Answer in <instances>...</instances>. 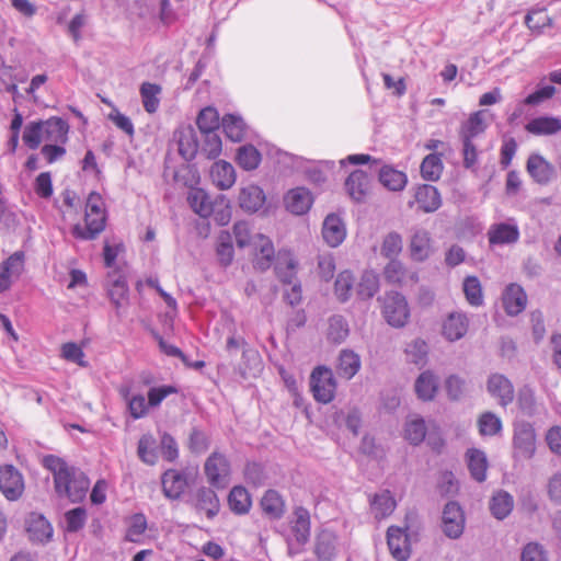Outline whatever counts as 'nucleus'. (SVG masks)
Segmentation results:
<instances>
[{"label": "nucleus", "mask_w": 561, "mask_h": 561, "mask_svg": "<svg viewBox=\"0 0 561 561\" xmlns=\"http://www.w3.org/2000/svg\"><path fill=\"white\" fill-rule=\"evenodd\" d=\"M43 465L53 473L55 492L59 497L72 503H79L85 497L90 480L83 471L55 455L44 457Z\"/></svg>", "instance_id": "f257e3e1"}, {"label": "nucleus", "mask_w": 561, "mask_h": 561, "mask_svg": "<svg viewBox=\"0 0 561 561\" xmlns=\"http://www.w3.org/2000/svg\"><path fill=\"white\" fill-rule=\"evenodd\" d=\"M84 226L79 224L72 228V236L77 239L93 240L105 228L106 210L102 196L96 192H91L85 203Z\"/></svg>", "instance_id": "f03ea898"}, {"label": "nucleus", "mask_w": 561, "mask_h": 561, "mask_svg": "<svg viewBox=\"0 0 561 561\" xmlns=\"http://www.w3.org/2000/svg\"><path fill=\"white\" fill-rule=\"evenodd\" d=\"M488 128L485 111L471 113L459 127V138L462 142L463 164L471 168L478 159V151L474 140L482 136Z\"/></svg>", "instance_id": "7ed1b4c3"}, {"label": "nucleus", "mask_w": 561, "mask_h": 561, "mask_svg": "<svg viewBox=\"0 0 561 561\" xmlns=\"http://www.w3.org/2000/svg\"><path fill=\"white\" fill-rule=\"evenodd\" d=\"M289 524L290 536L287 538V546L288 552L293 554L300 552L301 548L310 539L311 520L309 511L304 506H296Z\"/></svg>", "instance_id": "20e7f679"}, {"label": "nucleus", "mask_w": 561, "mask_h": 561, "mask_svg": "<svg viewBox=\"0 0 561 561\" xmlns=\"http://www.w3.org/2000/svg\"><path fill=\"white\" fill-rule=\"evenodd\" d=\"M204 472L209 485L216 490H224L230 483V461L219 451H213L208 456L204 463Z\"/></svg>", "instance_id": "39448f33"}, {"label": "nucleus", "mask_w": 561, "mask_h": 561, "mask_svg": "<svg viewBox=\"0 0 561 561\" xmlns=\"http://www.w3.org/2000/svg\"><path fill=\"white\" fill-rule=\"evenodd\" d=\"M105 287L107 298L115 310V316L118 320H122L126 316L130 304L127 279L122 274H110Z\"/></svg>", "instance_id": "423d86ee"}, {"label": "nucleus", "mask_w": 561, "mask_h": 561, "mask_svg": "<svg viewBox=\"0 0 561 561\" xmlns=\"http://www.w3.org/2000/svg\"><path fill=\"white\" fill-rule=\"evenodd\" d=\"M382 314L391 327H404L410 317V309L405 297L398 291L387 293L383 298Z\"/></svg>", "instance_id": "0eeeda50"}, {"label": "nucleus", "mask_w": 561, "mask_h": 561, "mask_svg": "<svg viewBox=\"0 0 561 561\" xmlns=\"http://www.w3.org/2000/svg\"><path fill=\"white\" fill-rule=\"evenodd\" d=\"M310 389L318 402H331L336 390V382L332 370L324 366L314 368L310 376Z\"/></svg>", "instance_id": "6e6552de"}, {"label": "nucleus", "mask_w": 561, "mask_h": 561, "mask_svg": "<svg viewBox=\"0 0 561 561\" xmlns=\"http://www.w3.org/2000/svg\"><path fill=\"white\" fill-rule=\"evenodd\" d=\"M514 448L518 456L529 459L536 450V435L533 425L525 421H517L514 425Z\"/></svg>", "instance_id": "1a4fd4ad"}, {"label": "nucleus", "mask_w": 561, "mask_h": 561, "mask_svg": "<svg viewBox=\"0 0 561 561\" xmlns=\"http://www.w3.org/2000/svg\"><path fill=\"white\" fill-rule=\"evenodd\" d=\"M526 171L533 181L539 185H547L557 176L554 165L539 153H531L528 157Z\"/></svg>", "instance_id": "9d476101"}, {"label": "nucleus", "mask_w": 561, "mask_h": 561, "mask_svg": "<svg viewBox=\"0 0 561 561\" xmlns=\"http://www.w3.org/2000/svg\"><path fill=\"white\" fill-rule=\"evenodd\" d=\"M0 491L9 501H15L23 494V477L11 465L0 467Z\"/></svg>", "instance_id": "9b49d317"}, {"label": "nucleus", "mask_w": 561, "mask_h": 561, "mask_svg": "<svg viewBox=\"0 0 561 561\" xmlns=\"http://www.w3.org/2000/svg\"><path fill=\"white\" fill-rule=\"evenodd\" d=\"M443 523V531L444 534L451 538H459L465 529V515L457 502H448L444 510L442 516Z\"/></svg>", "instance_id": "f8f14e48"}, {"label": "nucleus", "mask_w": 561, "mask_h": 561, "mask_svg": "<svg viewBox=\"0 0 561 561\" xmlns=\"http://www.w3.org/2000/svg\"><path fill=\"white\" fill-rule=\"evenodd\" d=\"M161 486L168 500H180L188 486L187 476L183 471L168 469L161 476Z\"/></svg>", "instance_id": "ddd939ff"}, {"label": "nucleus", "mask_w": 561, "mask_h": 561, "mask_svg": "<svg viewBox=\"0 0 561 561\" xmlns=\"http://www.w3.org/2000/svg\"><path fill=\"white\" fill-rule=\"evenodd\" d=\"M254 245V268L264 272L268 270L273 262H276V255L273 242L263 234H256L253 239Z\"/></svg>", "instance_id": "4468645a"}, {"label": "nucleus", "mask_w": 561, "mask_h": 561, "mask_svg": "<svg viewBox=\"0 0 561 561\" xmlns=\"http://www.w3.org/2000/svg\"><path fill=\"white\" fill-rule=\"evenodd\" d=\"M387 543L391 556L397 561H407L410 558L409 536L402 528L390 526L387 530Z\"/></svg>", "instance_id": "2eb2a0df"}, {"label": "nucleus", "mask_w": 561, "mask_h": 561, "mask_svg": "<svg viewBox=\"0 0 561 561\" xmlns=\"http://www.w3.org/2000/svg\"><path fill=\"white\" fill-rule=\"evenodd\" d=\"M297 268L298 262L290 251H278L276 254L274 271L280 283L288 285L299 280L297 277Z\"/></svg>", "instance_id": "dca6fc26"}, {"label": "nucleus", "mask_w": 561, "mask_h": 561, "mask_svg": "<svg viewBox=\"0 0 561 561\" xmlns=\"http://www.w3.org/2000/svg\"><path fill=\"white\" fill-rule=\"evenodd\" d=\"M344 186L352 201L362 203L369 193V175L365 171L356 169L346 178Z\"/></svg>", "instance_id": "f3484780"}, {"label": "nucleus", "mask_w": 561, "mask_h": 561, "mask_svg": "<svg viewBox=\"0 0 561 561\" xmlns=\"http://www.w3.org/2000/svg\"><path fill=\"white\" fill-rule=\"evenodd\" d=\"M502 305L508 316H517L527 306V295L524 288L515 283L507 285L502 294Z\"/></svg>", "instance_id": "a211bd4d"}, {"label": "nucleus", "mask_w": 561, "mask_h": 561, "mask_svg": "<svg viewBox=\"0 0 561 561\" xmlns=\"http://www.w3.org/2000/svg\"><path fill=\"white\" fill-rule=\"evenodd\" d=\"M24 268V253L14 252L0 265V293L8 290L11 286V277H19Z\"/></svg>", "instance_id": "6ab92c4d"}, {"label": "nucleus", "mask_w": 561, "mask_h": 561, "mask_svg": "<svg viewBox=\"0 0 561 561\" xmlns=\"http://www.w3.org/2000/svg\"><path fill=\"white\" fill-rule=\"evenodd\" d=\"M174 138L178 142L179 153L184 160H193L199 151V142L196 133L192 126H186L178 129L174 133Z\"/></svg>", "instance_id": "aec40b11"}, {"label": "nucleus", "mask_w": 561, "mask_h": 561, "mask_svg": "<svg viewBox=\"0 0 561 561\" xmlns=\"http://www.w3.org/2000/svg\"><path fill=\"white\" fill-rule=\"evenodd\" d=\"M322 237L331 248L339 247L346 237V228L343 220L335 214H329L322 225Z\"/></svg>", "instance_id": "412c9836"}, {"label": "nucleus", "mask_w": 561, "mask_h": 561, "mask_svg": "<svg viewBox=\"0 0 561 561\" xmlns=\"http://www.w3.org/2000/svg\"><path fill=\"white\" fill-rule=\"evenodd\" d=\"M43 139L50 144L65 145L68 140L69 125L60 117L53 116L42 121Z\"/></svg>", "instance_id": "4be33fe9"}, {"label": "nucleus", "mask_w": 561, "mask_h": 561, "mask_svg": "<svg viewBox=\"0 0 561 561\" xmlns=\"http://www.w3.org/2000/svg\"><path fill=\"white\" fill-rule=\"evenodd\" d=\"M26 531L30 539L36 542H46L53 536L50 523L38 513H31L26 518Z\"/></svg>", "instance_id": "5701e85b"}, {"label": "nucleus", "mask_w": 561, "mask_h": 561, "mask_svg": "<svg viewBox=\"0 0 561 561\" xmlns=\"http://www.w3.org/2000/svg\"><path fill=\"white\" fill-rule=\"evenodd\" d=\"M411 257L414 261L423 262L433 252L431 234L425 229H415L410 240Z\"/></svg>", "instance_id": "b1692460"}, {"label": "nucleus", "mask_w": 561, "mask_h": 561, "mask_svg": "<svg viewBox=\"0 0 561 561\" xmlns=\"http://www.w3.org/2000/svg\"><path fill=\"white\" fill-rule=\"evenodd\" d=\"M469 328V320L462 312H451L443 323V335L450 342L462 339Z\"/></svg>", "instance_id": "393cba45"}, {"label": "nucleus", "mask_w": 561, "mask_h": 561, "mask_svg": "<svg viewBox=\"0 0 561 561\" xmlns=\"http://www.w3.org/2000/svg\"><path fill=\"white\" fill-rule=\"evenodd\" d=\"M284 202L287 210L295 215H304L312 205V196L308 190L297 187L285 195Z\"/></svg>", "instance_id": "a878e982"}, {"label": "nucleus", "mask_w": 561, "mask_h": 561, "mask_svg": "<svg viewBox=\"0 0 561 561\" xmlns=\"http://www.w3.org/2000/svg\"><path fill=\"white\" fill-rule=\"evenodd\" d=\"M415 202L424 213H433L442 205L440 194L437 188L430 184H423L416 187L414 194Z\"/></svg>", "instance_id": "bb28decb"}, {"label": "nucleus", "mask_w": 561, "mask_h": 561, "mask_svg": "<svg viewBox=\"0 0 561 561\" xmlns=\"http://www.w3.org/2000/svg\"><path fill=\"white\" fill-rule=\"evenodd\" d=\"M210 178L218 188L228 190L236 182L234 168L227 161H217L210 169Z\"/></svg>", "instance_id": "cd10ccee"}, {"label": "nucleus", "mask_w": 561, "mask_h": 561, "mask_svg": "<svg viewBox=\"0 0 561 561\" xmlns=\"http://www.w3.org/2000/svg\"><path fill=\"white\" fill-rule=\"evenodd\" d=\"M526 130L533 135L550 136L561 131V118L554 116H539L529 121Z\"/></svg>", "instance_id": "c85d7f7f"}, {"label": "nucleus", "mask_w": 561, "mask_h": 561, "mask_svg": "<svg viewBox=\"0 0 561 561\" xmlns=\"http://www.w3.org/2000/svg\"><path fill=\"white\" fill-rule=\"evenodd\" d=\"M195 507L205 512L208 518H213L219 513V499L214 488L202 486L196 491Z\"/></svg>", "instance_id": "c756f323"}, {"label": "nucleus", "mask_w": 561, "mask_h": 561, "mask_svg": "<svg viewBox=\"0 0 561 561\" xmlns=\"http://www.w3.org/2000/svg\"><path fill=\"white\" fill-rule=\"evenodd\" d=\"M519 228L515 219L493 224V244H515L519 240Z\"/></svg>", "instance_id": "7c9ffc66"}, {"label": "nucleus", "mask_w": 561, "mask_h": 561, "mask_svg": "<svg viewBox=\"0 0 561 561\" xmlns=\"http://www.w3.org/2000/svg\"><path fill=\"white\" fill-rule=\"evenodd\" d=\"M264 202L265 195L261 187L251 184L241 188L239 205L242 209L254 213L263 206Z\"/></svg>", "instance_id": "2f4dec72"}, {"label": "nucleus", "mask_w": 561, "mask_h": 561, "mask_svg": "<svg viewBox=\"0 0 561 561\" xmlns=\"http://www.w3.org/2000/svg\"><path fill=\"white\" fill-rule=\"evenodd\" d=\"M360 368V357L352 350H342L336 367L337 375L347 380L352 379Z\"/></svg>", "instance_id": "473e14b6"}, {"label": "nucleus", "mask_w": 561, "mask_h": 561, "mask_svg": "<svg viewBox=\"0 0 561 561\" xmlns=\"http://www.w3.org/2000/svg\"><path fill=\"white\" fill-rule=\"evenodd\" d=\"M336 551V536L333 531L323 529L316 538L314 552L320 560L330 561Z\"/></svg>", "instance_id": "72a5a7b5"}, {"label": "nucleus", "mask_w": 561, "mask_h": 561, "mask_svg": "<svg viewBox=\"0 0 561 561\" xmlns=\"http://www.w3.org/2000/svg\"><path fill=\"white\" fill-rule=\"evenodd\" d=\"M394 508L396 501L388 490L375 494L370 500V510L376 519L388 517Z\"/></svg>", "instance_id": "f704fd0d"}, {"label": "nucleus", "mask_w": 561, "mask_h": 561, "mask_svg": "<svg viewBox=\"0 0 561 561\" xmlns=\"http://www.w3.org/2000/svg\"><path fill=\"white\" fill-rule=\"evenodd\" d=\"M414 388L419 399L431 401L434 399L438 389L437 378L430 370L423 371L415 380Z\"/></svg>", "instance_id": "c9c22d12"}, {"label": "nucleus", "mask_w": 561, "mask_h": 561, "mask_svg": "<svg viewBox=\"0 0 561 561\" xmlns=\"http://www.w3.org/2000/svg\"><path fill=\"white\" fill-rule=\"evenodd\" d=\"M263 512L272 519H279L285 513V503L275 490H267L261 500Z\"/></svg>", "instance_id": "e433bc0d"}, {"label": "nucleus", "mask_w": 561, "mask_h": 561, "mask_svg": "<svg viewBox=\"0 0 561 561\" xmlns=\"http://www.w3.org/2000/svg\"><path fill=\"white\" fill-rule=\"evenodd\" d=\"M187 201L194 213L203 218L209 217L214 211L209 195L202 188L191 191Z\"/></svg>", "instance_id": "4c0bfd02"}, {"label": "nucleus", "mask_w": 561, "mask_h": 561, "mask_svg": "<svg viewBox=\"0 0 561 561\" xmlns=\"http://www.w3.org/2000/svg\"><path fill=\"white\" fill-rule=\"evenodd\" d=\"M380 183L390 191H401L407 185L405 173L398 171L389 165H383L379 170Z\"/></svg>", "instance_id": "58836bf2"}, {"label": "nucleus", "mask_w": 561, "mask_h": 561, "mask_svg": "<svg viewBox=\"0 0 561 561\" xmlns=\"http://www.w3.org/2000/svg\"><path fill=\"white\" fill-rule=\"evenodd\" d=\"M468 468L472 478L479 482L485 480L488 460L484 453L479 449H469L467 453Z\"/></svg>", "instance_id": "ea45409f"}, {"label": "nucleus", "mask_w": 561, "mask_h": 561, "mask_svg": "<svg viewBox=\"0 0 561 561\" xmlns=\"http://www.w3.org/2000/svg\"><path fill=\"white\" fill-rule=\"evenodd\" d=\"M379 290L378 275L373 271H365L356 287V295L362 300L370 299Z\"/></svg>", "instance_id": "a19ab883"}, {"label": "nucleus", "mask_w": 561, "mask_h": 561, "mask_svg": "<svg viewBox=\"0 0 561 561\" xmlns=\"http://www.w3.org/2000/svg\"><path fill=\"white\" fill-rule=\"evenodd\" d=\"M161 93V87L156 83L144 82L140 87V96L144 108L147 113L153 114L158 111Z\"/></svg>", "instance_id": "79ce46f5"}, {"label": "nucleus", "mask_w": 561, "mask_h": 561, "mask_svg": "<svg viewBox=\"0 0 561 561\" xmlns=\"http://www.w3.org/2000/svg\"><path fill=\"white\" fill-rule=\"evenodd\" d=\"M230 510L236 514H245L251 507V497L243 486H234L228 495Z\"/></svg>", "instance_id": "37998d69"}, {"label": "nucleus", "mask_w": 561, "mask_h": 561, "mask_svg": "<svg viewBox=\"0 0 561 561\" xmlns=\"http://www.w3.org/2000/svg\"><path fill=\"white\" fill-rule=\"evenodd\" d=\"M222 129L226 136L232 141H241L245 134V124L240 116L227 114L221 121Z\"/></svg>", "instance_id": "c03bdc74"}, {"label": "nucleus", "mask_w": 561, "mask_h": 561, "mask_svg": "<svg viewBox=\"0 0 561 561\" xmlns=\"http://www.w3.org/2000/svg\"><path fill=\"white\" fill-rule=\"evenodd\" d=\"M216 254L220 265L227 267L232 263L234 250L232 236L228 231H221L217 238Z\"/></svg>", "instance_id": "a18cd8bd"}, {"label": "nucleus", "mask_w": 561, "mask_h": 561, "mask_svg": "<svg viewBox=\"0 0 561 561\" xmlns=\"http://www.w3.org/2000/svg\"><path fill=\"white\" fill-rule=\"evenodd\" d=\"M493 397L499 398L502 407H506L514 399V387L503 375H493Z\"/></svg>", "instance_id": "49530a36"}, {"label": "nucleus", "mask_w": 561, "mask_h": 561, "mask_svg": "<svg viewBox=\"0 0 561 561\" xmlns=\"http://www.w3.org/2000/svg\"><path fill=\"white\" fill-rule=\"evenodd\" d=\"M354 293V276L350 271L339 273L334 283V295L341 302L350 300Z\"/></svg>", "instance_id": "de8ad7c7"}, {"label": "nucleus", "mask_w": 561, "mask_h": 561, "mask_svg": "<svg viewBox=\"0 0 561 561\" xmlns=\"http://www.w3.org/2000/svg\"><path fill=\"white\" fill-rule=\"evenodd\" d=\"M202 144L199 145V152L207 159H216L221 153V138L218 131L201 133Z\"/></svg>", "instance_id": "09e8293b"}, {"label": "nucleus", "mask_w": 561, "mask_h": 561, "mask_svg": "<svg viewBox=\"0 0 561 561\" xmlns=\"http://www.w3.org/2000/svg\"><path fill=\"white\" fill-rule=\"evenodd\" d=\"M350 334L346 320L342 316H333L329 319L328 340L334 344H341Z\"/></svg>", "instance_id": "8fccbe9b"}, {"label": "nucleus", "mask_w": 561, "mask_h": 561, "mask_svg": "<svg viewBox=\"0 0 561 561\" xmlns=\"http://www.w3.org/2000/svg\"><path fill=\"white\" fill-rule=\"evenodd\" d=\"M514 508V499L506 491H499L493 495V517L496 519L506 518Z\"/></svg>", "instance_id": "3c124183"}, {"label": "nucleus", "mask_w": 561, "mask_h": 561, "mask_svg": "<svg viewBox=\"0 0 561 561\" xmlns=\"http://www.w3.org/2000/svg\"><path fill=\"white\" fill-rule=\"evenodd\" d=\"M199 133L218 131L220 122L219 114L215 107L203 108L196 118Z\"/></svg>", "instance_id": "603ef678"}, {"label": "nucleus", "mask_w": 561, "mask_h": 561, "mask_svg": "<svg viewBox=\"0 0 561 561\" xmlns=\"http://www.w3.org/2000/svg\"><path fill=\"white\" fill-rule=\"evenodd\" d=\"M237 162L244 170H254L261 162V153L252 145L242 146L238 149Z\"/></svg>", "instance_id": "864d4df0"}, {"label": "nucleus", "mask_w": 561, "mask_h": 561, "mask_svg": "<svg viewBox=\"0 0 561 561\" xmlns=\"http://www.w3.org/2000/svg\"><path fill=\"white\" fill-rule=\"evenodd\" d=\"M404 436L413 445L421 444L426 436L425 421L417 416L407 421Z\"/></svg>", "instance_id": "5fc2aeb1"}, {"label": "nucleus", "mask_w": 561, "mask_h": 561, "mask_svg": "<svg viewBox=\"0 0 561 561\" xmlns=\"http://www.w3.org/2000/svg\"><path fill=\"white\" fill-rule=\"evenodd\" d=\"M443 162L438 154L431 153L421 164V174L427 181H437L443 172Z\"/></svg>", "instance_id": "6e6d98bb"}, {"label": "nucleus", "mask_w": 561, "mask_h": 561, "mask_svg": "<svg viewBox=\"0 0 561 561\" xmlns=\"http://www.w3.org/2000/svg\"><path fill=\"white\" fill-rule=\"evenodd\" d=\"M154 443V438L151 435H142L138 442V457L141 461L150 466H153L158 460Z\"/></svg>", "instance_id": "4d7b16f0"}, {"label": "nucleus", "mask_w": 561, "mask_h": 561, "mask_svg": "<svg viewBox=\"0 0 561 561\" xmlns=\"http://www.w3.org/2000/svg\"><path fill=\"white\" fill-rule=\"evenodd\" d=\"M22 139L27 148L37 149L44 141L42 121L28 123L24 128Z\"/></svg>", "instance_id": "13d9d810"}, {"label": "nucleus", "mask_w": 561, "mask_h": 561, "mask_svg": "<svg viewBox=\"0 0 561 561\" xmlns=\"http://www.w3.org/2000/svg\"><path fill=\"white\" fill-rule=\"evenodd\" d=\"M147 529V518L142 513H136L130 517L129 526L126 533V539L131 542H138Z\"/></svg>", "instance_id": "bf43d9fd"}, {"label": "nucleus", "mask_w": 561, "mask_h": 561, "mask_svg": "<svg viewBox=\"0 0 561 561\" xmlns=\"http://www.w3.org/2000/svg\"><path fill=\"white\" fill-rule=\"evenodd\" d=\"M87 522V511L83 507H76L65 514L66 530L77 533L83 528Z\"/></svg>", "instance_id": "052dcab7"}, {"label": "nucleus", "mask_w": 561, "mask_h": 561, "mask_svg": "<svg viewBox=\"0 0 561 561\" xmlns=\"http://www.w3.org/2000/svg\"><path fill=\"white\" fill-rule=\"evenodd\" d=\"M405 354L409 362L415 365H422L425 363L427 355V344L421 339H416L408 344Z\"/></svg>", "instance_id": "680f3d73"}, {"label": "nucleus", "mask_w": 561, "mask_h": 561, "mask_svg": "<svg viewBox=\"0 0 561 561\" xmlns=\"http://www.w3.org/2000/svg\"><path fill=\"white\" fill-rule=\"evenodd\" d=\"M209 445L210 440L208 435L204 431L194 427L188 437L190 450L193 454L201 455L204 454L209 448Z\"/></svg>", "instance_id": "e2e57ef3"}, {"label": "nucleus", "mask_w": 561, "mask_h": 561, "mask_svg": "<svg viewBox=\"0 0 561 561\" xmlns=\"http://www.w3.org/2000/svg\"><path fill=\"white\" fill-rule=\"evenodd\" d=\"M463 293L468 302L472 306L482 304V289L480 282L474 276H469L463 282Z\"/></svg>", "instance_id": "0e129e2a"}, {"label": "nucleus", "mask_w": 561, "mask_h": 561, "mask_svg": "<svg viewBox=\"0 0 561 561\" xmlns=\"http://www.w3.org/2000/svg\"><path fill=\"white\" fill-rule=\"evenodd\" d=\"M402 251V238L398 232L388 233L381 245V254L393 260Z\"/></svg>", "instance_id": "69168bd1"}, {"label": "nucleus", "mask_w": 561, "mask_h": 561, "mask_svg": "<svg viewBox=\"0 0 561 561\" xmlns=\"http://www.w3.org/2000/svg\"><path fill=\"white\" fill-rule=\"evenodd\" d=\"M385 277L393 284H402L407 277V270L400 261L391 260L385 267Z\"/></svg>", "instance_id": "338daca9"}, {"label": "nucleus", "mask_w": 561, "mask_h": 561, "mask_svg": "<svg viewBox=\"0 0 561 561\" xmlns=\"http://www.w3.org/2000/svg\"><path fill=\"white\" fill-rule=\"evenodd\" d=\"M176 389L172 386H160L150 388L148 391L149 408H158L161 402L170 394L175 393Z\"/></svg>", "instance_id": "774afa93"}]
</instances>
